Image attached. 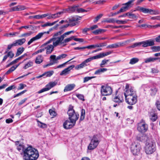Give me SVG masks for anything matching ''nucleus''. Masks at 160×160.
<instances>
[{"mask_svg": "<svg viewBox=\"0 0 160 160\" xmlns=\"http://www.w3.org/2000/svg\"><path fill=\"white\" fill-rule=\"evenodd\" d=\"M124 95L126 102L128 104L132 105L137 103L138 97L136 91L134 88L129 86L128 84L126 85Z\"/></svg>", "mask_w": 160, "mask_h": 160, "instance_id": "f257e3e1", "label": "nucleus"}, {"mask_svg": "<svg viewBox=\"0 0 160 160\" xmlns=\"http://www.w3.org/2000/svg\"><path fill=\"white\" fill-rule=\"evenodd\" d=\"M39 155L38 152L36 149L29 146L24 151L23 158L25 160H36Z\"/></svg>", "mask_w": 160, "mask_h": 160, "instance_id": "f03ea898", "label": "nucleus"}, {"mask_svg": "<svg viewBox=\"0 0 160 160\" xmlns=\"http://www.w3.org/2000/svg\"><path fill=\"white\" fill-rule=\"evenodd\" d=\"M64 38L61 35L59 37H53L49 40L42 45V47H44L48 44L52 42L53 45L55 47L59 45H63L62 41Z\"/></svg>", "mask_w": 160, "mask_h": 160, "instance_id": "7ed1b4c3", "label": "nucleus"}, {"mask_svg": "<svg viewBox=\"0 0 160 160\" xmlns=\"http://www.w3.org/2000/svg\"><path fill=\"white\" fill-rule=\"evenodd\" d=\"M132 153L134 156L139 155L140 152L141 147L140 144L136 143H132L130 147Z\"/></svg>", "mask_w": 160, "mask_h": 160, "instance_id": "20e7f679", "label": "nucleus"}, {"mask_svg": "<svg viewBox=\"0 0 160 160\" xmlns=\"http://www.w3.org/2000/svg\"><path fill=\"white\" fill-rule=\"evenodd\" d=\"M156 150L155 144L152 142H147L145 147V152L148 154L152 153Z\"/></svg>", "mask_w": 160, "mask_h": 160, "instance_id": "39448f33", "label": "nucleus"}, {"mask_svg": "<svg viewBox=\"0 0 160 160\" xmlns=\"http://www.w3.org/2000/svg\"><path fill=\"white\" fill-rule=\"evenodd\" d=\"M68 118L69 120H71L72 122H75L78 118L79 115L75 112L74 110L72 108H69L68 112Z\"/></svg>", "mask_w": 160, "mask_h": 160, "instance_id": "423d86ee", "label": "nucleus"}, {"mask_svg": "<svg viewBox=\"0 0 160 160\" xmlns=\"http://www.w3.org/2000/svg\"><path fill=\"white\" fill-rule=\"evenodd\" d=\"M97 59H98L97 55L92 57L89 58L83 61L80 64L76 66L75 67V68L76 69L79 70L83 68V67L88 65V64H87L88 62H91L93 60Z\"/></svg>", "mask_w": 160, "mask_h": 160, "instance_id": "0eeeda50", "label": "nucleus"}, {"mask_svg": "<svg viewBox=\"0 0 160 160\" xmlns=\"http://www.w3.org/2000/svg\"><path fill=\"white\" fill-rule=\"evenodd\" d=\"M99 141L97 136H94L91 140V142L88 147L89 150H93L96 148L98 145Z\"/></svg>", "mask_w": 160, "mask_h": 160, "instance_id": "6e6552de", "label": "nucleus"}, {"mask_svg": "<svg viewBox=\"0 0 160 160\" xmlns=\"http://www.w3.org/2000/svg\"><path fill=\"white\" fill-rule=\"evenodd\" d=\"M101 93L103 96H108L112 92L111 88L108 86H102L101 89Z\"/></svg>", "mask_w": 160, "mask_h": 160, "instance_id": "1a4fd4ad", "label": "nucleus"}, {"mask_svg": "<svg viewBox=\"0 0 160 160\" xmlns=\"http://www.w3.org/2000/svg\"><path fill=\"white\" fill-rule=\"evenodd\" d=\"M57 82H50L46 86L45 88H44L39 91L37 92L38 94L41 93L45 91L50 90L51 88H53L57 85Z\"/></svg>", "mask_w": 160, "mask_h": 160, "instance_id": "9d476101", "label": "nucleus"}, {"mask_svg": "<svg viewBox=\"0 0 160 160\" xmlns=\"http://www.w3.org/2000/svg\"><path fill=\"white\" fill-rule=\"evenodd\" d=\"M148 129V126L146 124L144 121L142 120L138 125V130L141 132H146Z\"/></svg>", "mask_w": 160, "mask_h": 160, "instance_id": "9b49d317", "label": "nucleus"}, {"mask_svg": "<svg viewBox=\"0 0 160 160\" xmlns=\"http://www.w3.org/2000/svg\"><path fill=\"white\" fill-rule=\"evenodd\" d=\"M140 11L145 13H150L151 14H158L159 12L158 11H155L152 9L145 8L143 7H140L139 8Z\"/></svg>", "mask_w": 160, "mask_h": 160, "instance_id": "f8f14e48", "label": "nucleus"}, {"mask_svg": "<svg viewBox=\"0 0 160 160\" xmlns=\"http://www.w3.org/2000/svg\"><path fill=\"white\" fill-rule=\"evenodd\" d=\"M70 120V121L68 120H66L63 123V126L64 128L66 129L71 128L75 124L76 122H72L71 120Z\"/></svg>", "mask_w": 160, "mask_h": 160, "instance_id": "ddd939ff", "label": "nucleus"}, {"mask_svg": "<svg viewBox=\"0 0 160 160\" xmlns=\"http://www.w3.org/2000/svg\"><path fill=\"white\" fill-rule=\"evenodd\" d=\"M140 45H142L143 47H146L149 46H152L154 45V41L151 39L140 42Z\"/></svg>", "mask_w": 160, "mask_h": 160, "instance_id": "4468645a", "label": "nucleus"}, {"mask_svg": "<svg viewBox=\"0 0 160 160\" xmlns=\"http://www.w3.org/2000/svg\"><path fill=\"white\" fill-rule=\"evenodd\" d=\"M112 100L114 102L118 103L122 102L124 101L123 94L120 93L118 95L115 96L113 98Z\"/></svg>", "mask_w": 160, "mask_h": 160, "instance_id": "2eb2a0df", "label": "nucleus"}, {"mask_svg": "<svg viewBox=\"0 0 160 160\" xmlns=\"http://www.w3.org/2000/svg\"><path fill=\"white\" fill-rule=\"evenodd\" d=\"M74 67V65H71L62 70L60 73L61 76L66 75L69 73L71 69Z\"/></svg>", "mask_w": 160, "mask_h": 160, "instance_id": "dca6fc26", "label": "nucleus"}, {"mask_svg": "<svg viewBox=\"0 0 160 160\" xmlns=\"http://www.w3.org/2000/svg\"><path fill=\"white\" fill-rule=\"evenodd\" d=\"M45 48L46 50V53L47 54H51L52 52L53 51L54 48L55 47L52 44H48L46 46H45Z\"/></svg>", "mask_w": 160, "mask_h": 160, "instance_id": "f3484780", "label": "nucleus"}, {"mask_svg": "<svg viewBox=\"0 0 160 160\" xmlns=\"http://www.w3.org/2000/svg\"><path fill=\"white\" fill-rule=\"evenodd\" d=\"M78 7L79 6L78 5H75L69 7L68 8L64 10L63 11L64 13L67 12H73L76 10H77V8H78Z\"/></svg>", "mask_w": 160, "mask_h": 160, "instance_id": "a211bd4d", "label": "nucleus"}, {"mask_svg": "<svg viewBox=\"0 0 160 160\" xmlns=\"http://www.w3.org/2000/svg\"><path fill=\"white\" fill-rule=\"evenodd\" d=\"M123 42H117L115 43L110 45L107 46V48H115L123 46Z\"/></svg>", "mask_w": 160, "mask_h": 160, "instance_id": "6ab92c4d", "label": "nucleus"}, {"mask_svg": "<svg viewBox=\"0 0 160 160\" xmlns=\"http://www.w3.org/2000/svg\"><path fill=\"white\" fill-rule=\"evenodd\" d=\"M106 43H101L97 44L95 45H92L88 46L89 49H92L96 48L97 47H103L106 46Z\"/></svg>", "mask_w": 160, "mask_h": 160, "instance_id": "aec40b11", "label": "nucleus"}, {"mask_svg": "<svg viewBox=\"0 0 160 160\" xmlns=\"http://www.w3.org/2000/svg\"><path fill=\"white\" fill-rule=\"evenodd\" d=\"M75 86L74 84H71L67 85L65 88L64 91V92L70 91L73 89Z\"/></svg>", "mask_w": 160, "mask_h": 160, "instance_id": "412c9836", "label": "nucleus"}, {"mask_svg": "<svg viewBox=\"0 0 160 160\" xmlns=\"http://www.w3.org/2000/svg\"><path fill=\"white\" fill-rule=\"evenodd\" d=\"M42 35V34H38L35 37L32 38L28 42V44L30 45L31 43L33 42L38 40L41 38V36Z\"/></svg>", "mask_w": 160, "mask_h": 160, "instance_id": "4be33fe9", "label": "nucleus"}, {"mask_svg": "<svg viewBox=\"0 0 160 160\" xmlns=\"http://www.w3.org/2000/svg\"><path fill=\"white\" fill-rule=\"evenodd\" d=\"M26 39L24 38L19 39L15 40L14 42L15 45L16 46L18 45H22L26 42Z\"/></svg>", "mask_w": 160, "mask_h": 160, "instance_id": "5701e85b", "label": "nucleus"}, {"mask_svg": "<svg viewBox=\"0 0 160 160\" xmlns=\"http://www.w3.org/2000/svg\"><path fill=\"white\" fill-rule=\"evenodd\" d=\"M122 5L124 6L120 9V11H121L122 12L126 11L131 7V6L128 2L123 4Z\"/></svg>", "mask_w": 160, "mask_h": 160, "instance_id": "b1692460", "label": "nucleus"}, {"mask_svg": "<svg viewBox=\"0 0 160 160\" xmlns=\"http://www.w3.org/2000/svg\"><path fill=\"white\" fill-rule=\"evenodd\" d=\"M48 15L47 14L38 15H36L32 16L30 17V18H35L37 19H39L47 17Z\"/></svg>", "mask_w": 160, "mask_h": 160, "instance_id": "393cba45", "label": "nucleus"}, {"mask_svg": "<svg viewBox=\"0 0 160 160\" xmlns=\"http://www.w3.org/2000/svg\"><path fill=\"white\" fill-rule=\"evenodd\" d=\"M112 52L108 51L105 52H103L100 53L99 54L97 55L98 59L100 58H103L106 56H107L108 55L112 53Z\"/></svg>", "mask_w": 160, "mask_h": 160, "instance_id": "a878e982", "label": "nucleus"}, {"mask_svg": "<svg viewBox=\"0 0 160 160\" xmlns=\"http://www.w3.org/2000/svg\"><path fill=\"white\" fill-rule=\"evenodd\" d=\"M107 69L106 68H101L95 71L94 74L95 75H100L102 73L107 71Z\"/></svg>", "mask_w": 160, "mask_h": 160, "instance_id": "bb28decb", "label": "nucleus"}, {"mask_svg": "<svg viewBox=\"0 0 160 160\" xmlns=\"http://www.w3.org/2000/svg\"><path fill=\"white\" fill-rule=\"evenodd\" d=\"M43 60L42 56L41 55H39L36 58L35 62L36 64H40L43 61Z\"/></svg>", "mask_w": 160, "mask_h": 160, "instance_id": "cd10ccee", "label": "nucleus"}, {"mask_svg": "<svg viewBox=\"0 0 160 160\" xmlns=\"http://www.w3.org/2000/svg\"><path fill=\"white\" fill-rule=\"evenodd\" d=\"M74 36H72L70 37L66 38L62 41V44L63 46H65L66 45V43L71 41L72 39H73Z\"/></svg>", "mask_w": 160, "mask_h": 160, "instance_id": "c85d7f7f", "label": "nucleus"}, {"mask_svg": "<svg viewBox=\"0 0 160 160\" xmlns=\"http://www.w3.org/2000/svg\"><path fill=\"white\" fill-rule=\"evenodd\" d=\"M158 58H153L152 57H150L149 58H146L145 59V62L146 63H148L150 62H153L155 60H157L158 59Z\"/></svg>", "mask_w": 160, "mask_h": 160, "instance_id": "c756f323", "label": "nucleus"}, {"mask_svg": "<svg viewBox=\"0 0 160 160\" xmlns=\"http://www.w3.org/2000/svg\"><path fill=\"white\" fill-rule=\"evenodd\" d=\"M58 21L57 20V21H54L52 23L47 22H46V23H45L44 24L42 25L41 26H42V27H47V26H52L53 25H54Z\"/></svg>", "mask_w": 160, "mask_h": 160, "instance_id": "7c9ffc66", "label": "nucleus"}, {"mask_svg": "<svg viewBox=\"0 0 160 160\" xmlns=\"http://www.w3.org/2000/svg\"><path fill=\"white\" fill-rule=\"evenodd\" d=\"M19 65V64L18 65L12 66L6 72V74H8L13 71L18 67Z\"/></svg>", "mask_w": 160, "mask_h": 160, "instance_id": "2f4dec72", "label": "nucleus"}, {"mask_svg": "<svg viewBox=\"0 0 160 160\" xmlns=\"http://www.w3.org/2000/svg\"><path fill=\"white\" fill-rule=\"evenodd\" d=\"M32 33V32H29L21 34L19 37V38H26L30 36Z\"/></svg>", "mask_w": 160, "mask_h": 160, "instance_id": "473e14b6", "label": "nucleus"}, {"mask_svg": "<svg viewBox=\"0 0 160 160\" xmlns=\"http://www.w3.org/2000/svg\"><path fill=\"white\" fill-rule=\"evenodd\" d=\"M50 58L51 59V61H52L51 62L52 63H53V64L57 63V61L58 59H57V57L55 55H52L50 57Z\"/></svg>", "mask_w": 160, "mask_h": 160, "instance_id": "72a5a7b5", "label": "nucleus"}, {"mask_svg": "<svg viewBox=\"0 0 160 160\" xmlns=\"http://www.w3.org/2000/svg\"><path fill=\"white\" fill-rule=\"evenodd\" d=\"M85 110L82 109L81 110V116L80 118V121H82L85 118Z\"/></svg>", "mask_w": 160, "mask_h": 160, "instance_id": "f704fd0d", "label": "nucleus"}, {"mask_svg": "<svg viewBox=\"0 0 160 160\" xmlns=\"http://www.w3.org/2000/svg\"><path fill=\"white\" fill-rule=\"evenodd\" d=\"M24 48L23 47L19 48L17 49L16 56H18L20 55L24 51Z\"/></svg>", "mask_w": 160, "mask_h": 160, "instance_id": "c9c22d12", "label": "nucleus"}, {"mask_svg": "<svg viewBox=\"0 0 160 160\" xmlns=\"http://www.w3.org/2000/svg\"><path fill=\"white\" fill-rule=\"evenodd\" d=\"M64 13V12L63 11L59 12L56 13L52 14V17H53L52 18H57L59 17L60 16V15Z\"/></svg>", "mask_w": 160, "mask_h": 160, "instance_id": "e433bc0d", "label": "nucleus"}, {"mask_svg": "<svg viewBox=\"0 0 160 160\" xmlns=\"http://www.w3.org/2000/svg\"><path fill=\"white\" fill-rule=\"evenodd\" d=\"M139 61V59L137 58H133L130 60L129 63L131 64H134L137 63Z\"/></svg>", "mask_w": 160, "mask_h": 160, "instance_id": "4c0bfd02", "label": "nucleus"}, {"mask_svg": "<svg viewBox=\"0 0 160 160\" xmlns=\"http://www.w3.org/2000/svg\"><path fill=\"white\" fill-rule=\"evenodd\" d=\"M81 17L77 16H75L72 17L70 19V21L72 22H78V20H80Z\"/></svg>", "mask_w": 160, "mask_h": 160, "instance_id": "58836bf2", "label": "nucleus"}, {"mask_svg": "<svg viewBox=\"0 0 160 160\" xmlns=\"http://www.w3.org/2000/svg\"><path fill=\"white\" fill-rule=\"evenodd\" d=\"M129 21V19L125 20H116V22L118 24H124L128 22Z\"/></svg>", "mask_w": 160, "mask_h": 160, "instance_id": "ea45409f", "label": "nucleus"}, {"mask_svg": "<svg viewBox=\"0 0 160 160\" xmlns=\"http://www.w3.org/2000/svg\"><path fill=\"white\" fill-rule=\"evenodd\" d=\"M33 65L32 62L29 61L23 67L24 69H26L29 67L32 66Z\"/></svg>", "mask_w": 160, "mask_h": 160, "instance_id": "a19ab883", "label": "nucleus"}, {"mask_svg": "<svg viewBox=\"0 0 160 160\" xmlns=\"http://www.w3.org/2000/svg\"><path fill=\"white\" fill-rule=\"evenodd\" d=\"M38 122V126L41 128H44L47 127L46 125L39 121L38 120L36 119Z\"/></svg>", "mask_w": 160, "mask_h": 160, "instance_id": "79ce46f5", "label": "nucleus"}, {"mask_svg": "<svg viewBox=\"0 0 160 160\" xmlns=\"http://www.w3.org/2000/svg\"><path fill=\"white\" fill-rule=\"evenodd\" d=\"M53 73L54 72L53 71H48L44 73V76H46V77H50L53 74Z\"/></svg>", "mask_w": 160, "mask_h": 160, "instance_id": "37998d69", "label": "nucleus"}, {"mask_svg": "<svg viewBox=\"0 0 160 160\" xmlns=\"http://www.w3.org/2000/svg\"><path fill=\"white\" fill-rule=\"evenodd\" d=\"M151 49L153 52H157L160 51V47L153 46L151 47Z\"/></svg>", "mask_w": 160, "mask_h": 160, "instance_id": "c03bdc74", "label": "nucleus"}, {"mask_svg": "<svg viewBox=\"0 0 160 160\" xmlns=\"http://www.w3.org/2000/svg\"><path fill=\"white\" fill-rule=\"evenodd\" d=\"M50 114L51 116H52V118L55 117L57 115L56 112L52 109H50L49 111Z\"/></svg>", "mask_w": 160, "mask_h": 160, "instance_id": "a18cd8bd", "label": "nucleus"}, {"mask_svg": "<svg viewBox=\"0 0 160 160\" xmlns=\"http://www.w3.org/2000/svg\"><path fill=\"white\" fill-rule=\"evenodd\" d=\"M150 90L151 91V94L152 95H154L157 92V89L155 87L151 88Z\"/></svg>", "mask_w": 160, "mask_h": 160, "instance_id": "49530a36", "label": "nucleus"}, {"mask_svg": "<svg viewBox=\"0 0 160 160\" xmlns=\"http://www.w3.org/2000/svg\"><path fill=\"white\" fill-rule=\"evenodd\" d=\"M105 31V30L104 29H99L96 30L94 31H93L92 32L95 35H97L99 33H101L102 32H104Z\"/></svg>", "mask_w": 160, "mask_h": 160, "instance_id": "de8ad7c7", "label": "nucleus"}, {"mask_svg": "<svg viewBox=\"0 0 160 160\" xmlns=\"http://www.w3.org/2000/svg\"><path fill=\"white\" fill-rule=\"evenodd\" d=\"M95 77H96L95 76L85 77L83 78V82H86L91 79L94 78Z\"/></svg>", "mask_w": 160, "mask_h": 160, "instance_id": "09e8293b", "label": "nucleus"}, {"mask_svg": "<svg viewBox=\"0 0 160 160\" xmlns=\"http://www.w3.org/2000/svg\"><path fill=\"white\" fill-rule=\"evenodd\" d=\"M150 118L152 121L154 122L155 121L157 118V116L155 114H153L151 115Z\"/></svg>", "mask_w": 160, "mask_h": 160, "instance_id": "8fccbe9b", "label": "nucleus"}, {"mask_svg": "<svg viewBox=\"0 0 160 160\" xmlns=\"http://www.w3.org/2000/svg\"><path fill=\"white\" fill-rule=\"evenodd\" d=\"M17 149L20 152H21L22 150V151L23 153L25 149L24 148L22 144H19L18 146L17 147Z\"/></svg>", "mask_w": 160, "mask_h": 160, "instance_id": "3c124183", "label": "nucleus"}, {"mask_svg": "<svg viewBox=\"0 0 160 160\" xmlns=\"http://www.w3.org/2000/svg\"><path fill=\"white\" fill-rule=\"evenodd\" d=\"M67 56V55L65 54L60 55L57 57V59L58 60L66 58Z\"/></svg>", "mask_w": 160, "mask_h": 160, "instance_id": "603ef678", "label": "nucleus"}, {"mask_svg": "<svg viewBox=\"0 0 160 160\" xmlns=\"http://www.w3.org/2000/svg\"><path fill=\"white\" fill-rule=\"evenodd\" d=\"M103 14H100L98 15L95 18L93 22L95 23H96L98 21L102 16Z\"/></svg>", "mask_w": 160, "mask_h": 160, "instance_id": "864d4df0", "label": "nucleus"}, {"mask_svg": "<svg viewBox=\"0 0 160 160\" xmlns=\"http://www.w3.org/2000/svg\"><path fill=\"white\" fill-rule=\"evenodd\" d=\"M45 50V48H42L41 49H40L38 50V51H36V52L33 53L32 54V55H34L37 54H38V53H41V52H43Z\"/></svg>", "mask_w": 160, "mask_h": 160, "instance_id": "5fc2aeb1", "label": "nucleus"}, {"mask_svg": "<svg viewBox=\"0 0 160 160\" xmlns=\"http://www.w3.org/2000/svg\"><path fill=\"white\" fill-rule=\"evenodd\" d=\"M17 11L23 10L26 9V7L24 6L18 5L17 6Z\"/></svg>", "mask_w": 160, "mask_h": 160, "instance_id": "6e6d98bb", "label": "nucleus"}, {"mask_svg": "<svg viewBox=\"0 0 160 160\" xmlns=\"http://www.w3.org/2000/svg\"><path fill=\"white\" fill-rule=\"evenodd\" d=\"M73 58L71 59H70L69 60L67 61V62H65V63H63L62 64H61V65H58L57 67V68H62L63 67H64L65 66V65L67 64V63L69 61L71 60H72L73 58Z\"/></svg>", "mask_w": 160, "mask_h": 160, "instance_id": "4d7b16f0", "label": "nucleus"}, {"mask_svg": "<svg viewBox=\"0 0 160 160\" xmlns=\"http://www.w3.org/2000/svg\"><path fill=\"white\" fill-rule=\"evenodd\" d=\"M76 96L79 99L82 100V101H84V97L83 95L79 94H77L76 95Z\"/></svg>", "mask_w": 160, "mask_h": 160, "instance_id": "13d9d810", "label": "nucleus"}, {"mask_svg": "<svg viewBox=\"0 0 160 160\" xmlns=\"http://www.w3.org/2000/svg\"><path fill=\"white\" fill-rule=\"evenodd\" d=\"M116 20L113 18H110L108 20H106L105 21V22L108 23H114L116 22Z\"/></svg>", "mask_w": 160, "mask_h": 160, "instance_id": "bf43d9fd", "label": "nucleus"}, {"mask_svg": "<svg viewBox=\"0 0 160 160\" xmlns=\"http://www.w3.org/2000/svg\"><path fill=\"white\" fill-rule=\"evenodd\" d=\"M109 60L104 59L102 61L101 63L100 64V66L101 67H104V65L109 61Z\"/></svg>", "mask_w": 160, "mask_h": 160, "instance_id": "052dcab7", "label": "nucleus"}, {"mask_svg": "<svg viewBox=\"0 0 160 160\" xmlns=\"http://www.w3.org/2000/svg\"><path fill=\"white\" fill-rule=\"evenodd\" d=\"M62 33V31H59L55 33L53 35V37H59L58 36H60Z\"/></svg>", "mask_w": 160, "mask_h": 160, "instance_id": "680f3d73", "label": "nucleus"}, {"mask_svg": "<svg viewBox=\"0 0 160 160\" xmlns=\"http://www.w3.org/2000/svg\"><path fill=\"white\" fill-rule=\"evenodd\" d=\"M27 86L26 85L22 83H20L19 84V86L18 87V90H21L23 89L25 87Z\"/></svg>", "mask_w": 160, "mask_h": 160, "instance_id": "e2e57ef3", "label": "nucleus"}, {"mask_svg": "<svg viewBox=\"0 0 160 160\" xmlns=\"http://www.w3.org/2000/svg\"><path fill=\"white\" fill-rule=\"evenodd\" d=\"M86 48H88V46H87L85 47H77L75 48H74V50H83L84 49H86Z\"/></svg>", "mask_w": 160, "mask_h": 160, "instance_id": "0e129e2a", "label": "nucleus"}, {"mask_svg": "<svg viewBox=\"0 0 160 160\" xmlns=\"http://www.w3.org/2000/svg\"><path fill=\"white\" fill-rule=\"evenodd\" d=\"M27 91V90H24V91H22V92L16 94V95H14V98H15L16 97H18L20 95H21L23 94L24 93H25Z\"/></svg>", "mask_w": 160, "mask_h": 160, "instance_id": "69168bd1", "label": "nucleus"}, {"mask_svg": "<svg viewBox=\"0 0 160 160\" xmlns=\"http://www.w3.org/2000/svg\"><path fill=\"white\" fill-rule=\"evenodd\" d=\"M15 88V87L14 85H12L6 88L5 89V91L6 92H8L12 90L13 88Z\"/></svg>", "mask_w": 160, "mask_h": 160, "instance_id": "338daca9", "label": "nucleus"}, {"mask_svg": "<svg viewBox=\"0 0 160 160\" xmlns=\"http://www.w3.org/2000/svg\"><path fill=\"white\" fill-rule=\"evenodd\" d=\"M156 104L158 109L160 111V101H157L156 102Z\"/></svg>", "mask_w": 160, "mask_h": 160, "instance_id": "774afa93", "label": "nucleus"}]
</instances>
